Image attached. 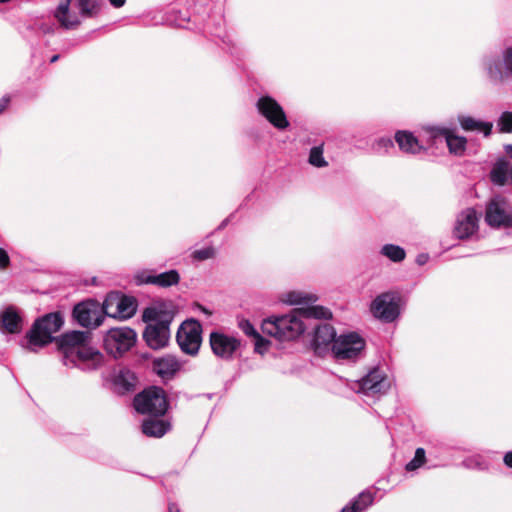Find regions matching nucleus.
Wrapping results in <instances>:
<instances>
[{
    "instance_id": "nucleus-1",
    "label": "nucleus",
    "mask_w": 512,
    "mask_h": 512,
    "mask_svg": "<svg viewBox=\"0 0 512 512\" xmlns=\"http://www.w3.org/2000/svg\"><path fill=\"white\" fill-rule=\"evenodd\" d=\"M64 365L82 370H96L103 365L104 355L91 345L88 331H68L55 339Z\"/></svg>"
},
{
    "instance_id": "nucleus-2",
    "label": "nucleus",
    "mask_w": 512,
    "mask_h": 512,
    "mask_svg": "<svg viewBox=\"0 0 512 512\" xmlns=\"http://www.w3.org/2000/svg\"><path fill=\"white\" fill-rule=\"evenodd\" d=\"M332 316L331 312L322 306H308L295 309L287 315L269 318L262 323L263 333L273 336L279 341H289L297 338L305 330L302 321L305 319H328Z\"/></svg>"
},
{
    "instance_id": "nucleus-3",
    "label": "nucleus",
    "mask_w": 512,
    "mask_h": 512,
    "mask_svg": "<svg viewBox=\"0 0 512 512\" xmlns=\"http://www.w3.org/2000/svg\"><path fill=\"white\" fill-rule=\"evenodd\" d=\"M142 318L148 323L143 333L147 345L152 349L166 346L170 338V320L164 319L161 311L155 307L146 308Z\"/></svg>"
},
{
    "instance_id": "nucleus-4",
    "label": "nucleus",
    "mask_w": 512,
    "mask_h": 512,
    "mask_svg": "<svg viewBox=\"0 0 512 512\" xmlns=\"http://www.w3.org/2000/svg\"><path fill=\"white\" fill-rule=\"evenodd\" d=\"M137 412L162 416L168 409V402L165 391L160 387H149L137 394L133 401Z\"/></svg>"
},
{
    "instance_id": "nucleus-5",
    "label": "nucleus",
    "mask_w": 512,
    "mask_h": 512,
    "mask_svg": "<svg viewBox=\"0 0 512 512\" xmlns=\"http://www.w3.org/2000/svg\"><path fill=\"white\" fill-rule=\"evenodd\" d=\"M136 342V333L129 327L111 328L105 335L104 346L114 358L122 356Z\"/></svg>"
},
{
    "instance_id": "nucleus-6",
    "label": "nucleus",
    "mask_w": 512,
    "mask_h": 512,
    "mask_svg": "<svg viewBox=\"0 0 512 512\" xmlns=\"http://www.w3.org/2000/svg\"><path fill=\"white\" fill-rule=\"evenodd\" d=\"M64 324L60 312H52L34 321V346H44L55 341L53 334L58 332Z\"/></svg>"
},
{
    "instance_id": "nucleus-7",
    "label": "nucleus",
    "mask_w": 512,
    "mask_h": 512,
    "mask_svg": "<svg viewBox=\"0 0 512 512\" xmlns=\"http://www.w3.org/2000/svg\"><path fill=\"white\" fill-rule=\"evenodd\" d=\"M177 343L180 349L191 356H195L202 342V327L197 320L184 321L177 332Z\"/></svg>"
},
{
    "instance_id": "nucleus-8",
    "label": "nucleus",
    "mask_w": 512,
    "mask_h": 512,
    "mask_svg": "<svg viewBox=\"0 0 512 512\" xmlns=\"http://www.w3.org/2000/svg\"><path fill=\"white\" fill-rule=\"evenodd\" d=\"M364 347V339L356 332H350L337 337L332 345V353L338 360H355Z\"/></svg>"
},
{
    "instance_id": "nucleus-9",
    "label": "nucleus",
    "mask_w": 512,
    "mask_h": 512,
    "mask_svg": "<svg viewBox=\"0 0 512 512\" xmlns=\"http://www.w3.org/2000/svg\"><path fill=\"white\" fill-rule=\"evenodd\" d=\"M104 304L101 306L95 300H86L76 304L72 311L75 321L82 327L96 328L104 320Z\"/></svg>"
},
{
    "instance_id": "nucleus-10",
    "label": "nucleus",
    "mask_w": 512,
    "mask_h": 512,
    "mask_svg": "<svg viewBox=\"0 0 512 512\" xmlns=\"http://www.w3.org/2000/svg\"><path fill=\"white\" fill-rule=\"evenodd\" d=\"M137 309L136 300L133 297L122 295L118 292H111L104 300L105 315L119 318L129 319Z\"/></svg>"
},
{
    "instance_id": "nucleus-11",
    "label": "nucleus",
    "mask_w": 512,
    "mask_h": 512,
    "mask_svg": "<svg viewBox=\"0 0 512 512\" xmlns=\"http://www.w3.org/2000/svg\"><path fill=\"white\" fill-rule=\"evenodd\" d=\"M485 220L492 227H511L512 209L501 196H495L486 207Z\"/></svg>"
},
{
    "instance_id": "nucleus-12",
    "label": "nucleus",
    "mask_w": 512,
    "mask_h": 512,
    "mask_svg": "<svg viewBox=\"0 0 512 512\" xmlns=\"http://www.w3.org/2000/svg\"><path fill=\"white\" fill-rule=\"evenodd\" d=\"M259 113L275 128L284 130L289 126L286 114L278 102L269 96L260 97L257 101Z\"/></svg>"
},
{
    "instance_id": "nucleus-13",
    "label": "nucleus",
    "mask_w": 512,
    "mask_h": 512,
    "mask_svg": "<svg viewBox=\"0 0 512 512\" xmlns=\"http://www.w3.org/2000/svg\"><path fill=\"white\" fill-rule=\"evenodd\" d=\"M371 312L385 322L394 321L399 315L398 297L391 292L378 295L371 304Z\"/></svg>"
},
{
    "instance_id": "nucleus-14",
    "label": "nucleus",
    "mask_w": 512,
    "mask_h": 512,
    "mask_svg": "<svg viewBox=\"0 0 512 512\" xmlns=\"http://www.w3.org/2000/svg\"><path fill=\"white\" fill-rule=\"evenodd\" d=\"M209 341L214 355L224 360L232 359L240 346V341L236 337L222 332H212Z\"/></svg>"
},
{
    "instance_id": "nucleus-15",
    "label": "nucleus",
    "mask_w": 512,
    "mask_h": 512,
    "mask_svg": "<svg viewBox=\"0 0 512 512\" xmlns=\"http://www.w3.org/2000/svg\"><path fill=\"white\" fill-rule=\"evenodd\" d=\"M390 388V382L380 369L371 370L358 382V392L368 396H376L386 393Z\"/></svg>"
},
{
    "instance_id": "nucleus-16",
    "label": "nucleus",
    "mask_w": 512,
    "mask_h": 512,
    "mask_svg": "<svg viewBox=\"0 0 512 512\" xmlns=\"http://www.w3.org/2000/svg\"><path fill=\"white\" fill-rule=\"evenodd\" d=\"M479 218L474 209L468 208L462 211L456 220L454 234L459 239L472 236L478 229Z\"/></svg>"
},
{
    "instance_id": "nucleus-17",
    "label": "nucleus",
    "mask_w": 512,
    "mask_h": 512,
    "mask_svg": "<svg viewBox=\"0 0 512 512\" xmlns=\"http://www.w3.org/2000/svg\"><path fill=\"white\" fill-rule=\"evenodd\" d=\"M23 327V318L20 311L13 305L5 307L0 312V332L4 334H18Z\"/></svg>"
},
{
    "instance_id": "nucleus-18",
    "label": "nucleus",
    "mask_w": 512,
    "mask_h": 512,
    "mask_svg": "<svg viewBox=\"0 0 512 512\" xmlns=\"http://www.w3.org/2000/svg\"><path fill=\"white\" fill-rule=\"evenodd\" d=\"M180 276L176 270H169L160 274H147L142 272L136 275L138 284H154L159 287H170L179 283Z\"/></svg>"
},
{
    "instance_id": "nucleus-19",
    "label": "nucleus",
    "mask_w": 512,
    "mask_h": 512,
    "mask_svg": "<svg viewBox=\"0 0 512 512\" xmlns=\"http://www.w3.org/2000/svg\"><path fill=\"white\" fill-rule=\"evenodd\" d=\"M430 134L433 138L442 137L445 140L451 153L461 155L465 151L467 143L466 138L455 135L450 129L432 127L430 128Z\"/></svg>"
},
{
    "instance_id": "nucleus-20",
    "label": "nucleus",
    "mask_w": 512,
    "mask_h": 512,
    "mask_svg": "<svg viewBox=\"0 0 512 512\" xmlns=\"http://www.w3.org/2000/svg\"><path fill=\"white\" fill-rule=\"evenodd\" d=\"M337 339L336 332L330 324H321L315 328L313 347L317 354L324 353Z\"/></svg>"
},
{
    "instance_id": "nucleus-21",
    "label": "nucleus",
    "mask_w": 512,
    "mask_h": 512,
    "mask_svg": "<svg viewBox=\"0 0 512 512\" xmlns=\"http://www.w3.org/2000/svg\"><path fill=\"white\" fill-rule=\"evenodd\" d=\"M180 368L181 363L173 355H165L153 361V370L165 380L173 378Z\"/></svg>"
},
{
    "instance_id": "nucleus-22",
    "label": "nucleus",
    "mask_w": 512,
    "mask_h": 512,
    "mask_svg": "<svg viewBox=\"0 0 512 512\" xmlns=\"http://www.w3.org/2000/svg\"><path fill=\"white\" fill-rule=\"evenodd\" d=\"M483 66L488 78L495 83L502 82L506 77H508V69L504 66V52L502 53V58H485Z\"/></svg>"
},
{
    "instance_id": "nucleus-23",
    "label": "nucleus",
    "mask_w": 512,
    "mask_h": 512,
    "mask_svg": "<svg viewBox=\"0 0 512 512\" xmlns=\"http://www.w3.org/2000/svg\"><path fill=\"white\" fill-rule=\"evenodd\" d=\"M395 140L400 150L405 153L416 154L422 149L418 139L411 132L398 131L395 134Z\"/></svg>"
},
{
    "instance_id": "nucleus-24",
    "label": "nucleus",
    "mask_w": 512,
    "mask_h": 512,
    "mask_svg": "<svg viewBox=\"0 0 512 512\" xmlns=\"http://www.w3.org/2000/svg\"><path fill=\"white\" fill-rule=\"evenodd\" d=\"M458 121L463 130L480 132L486 137L491 134L493 127L491 122L477 120L470 116H459Z\"/></svg>"
},
{
    "instance_id": "nucleus-25",
    "label": "nucleus",
    "mask_w": 512,
    "mask_h": 512,
    "mask_svg": "<svg viewBox=\"0 0 512 512\" xmlns=\"http://www.w3.org/2000/svg\"><path fill=\"white\" fill-rule=\"evenodd\" d=\"M70 2L71 0L60 2L55 12V17L65 28H73L79 24L78 17L69 13Z\"/></svg>"
},
{
    "instance_id": "nucleus-26",
    "label": "nucleus",
    "mask_w": 512,
    "mask_h": 512,
    "mask_svg": "<svg viewBox=\"0 0 512 512\" xmlns=\"http://www.w3.org/2000/svg\"><path fill=\"white\" fill-rule=\"evenodd\" d=\"M169 430V424L160 419H147L142 424V432L149 437H162Z\"/></svg>"
},
{
    "instance_id": "nucleus-27",
    "label": "nucleus",
    "mask_w": 512,
    "mask_h": 512,
    "mask_svg": "<svg viewBox=\"0 0 512 512\" xmlns=\"http://www.w3.org/2000/svg\"><path fill=\"white\" fill-rule=\"evenodd\" d=\"M374 501V495L369 491L361 492L349 506H345L341 512H362Z\"/></svg>"
},
{
    "instance_id": "nucleus-28",
    "label": "nucleus",
    "mask_w": 512,
    "mask_h": 512,
    "mask_svg": "<svg viewBox=\"0 0 512 512\" xmlns=\"http://www.w3.org/2000/svg\"><path fill=\"white\" fill-rule=\"evenodd\" d=\"M380 253L393 262H401L406 257L405 250L402 247L394 244H385L381 248Z\"/></svg>"
},
{
    "instance_id": "nucleus-29",
    "label": "nucleus",
    "mask_w": 512,
    "mask_h": 512,
    "mask_svg": "<svg viewBox=\"0 0 512 512\" xmlns=\"http://www.w3.org/2000/svg\"><path fill=\"white\" fill-rule=\"evenodd\" d=\"M285 301L287 303L298 305L306 303H314L317 301V297L313 294H308L299 291H292L286 295Z\"/></svg>"
},
{
    "instance_id": "nucleus-30",
    "label": "nucleus",
    "mask_w": 512,
    "mask_h": 512,
    "mask_svg": "<svg viewBox=\"0 0 512 512\" xmlns=\"http://www.w3.org/2000/svg\"><path fill=\"white\" fill-rule=\"evenodd\" d=\"M309 163L315 167H325L327 162L323 157V149L321 147H313L309 154Z\"/></svg>"
},
{
    "instance_id": "nucleus-31",
    "label": "nucleus",
    "mask_w": 512,
    "mask_h": 512,
    "mask_svg": "<svg viewBox=\"0 0 512 512\" xmlns=\"http://www.w3.org/2000/svg\"><path fill=\"white\" fill-rule=\"evenodd\" d=\"M425 462V450L423 448H417L415 451L414 458L406 464L407 471H414L421 467Z\"/></svg>"
},
{
    "instance_id": "nucleus-32",
    "label": "nucleus",
    "mask_w": 512,
    "mask_h": 512,
    "mask_svg": "<svg viewBox=\"0 0 512 512\" xmlns=\"http://www.w3.org/2000/svg\"><path fill=\"white\" fill-rule=\"evenodd\" d=\"M500 131L512 133V112H503L498 120Z\"/></svg>"
},
{
    "instance_id": "nucleus-33",
    "label": "nucleus",
    "mask_w": 512,
    "mask_h": 512,
    "mask_svg": "<svg viewBox=\"0 0 512 512\" xmlns=\"http://www.w3.org/2000/svg\"><path fill=\"white\" fill-rule=\"evenodd\" d=\"M83 16H91L95 7L94 0H75Z\"/></svg>"
},
{
    "instance_id": "nucleus-34",
    "label": "nucleus",
    "mask_w": 512,
    "mask_h": 512,
    "mask_svg": "<svg viewBox=\"0 0 512 512\" xmlns=\"http://www.w3.org/2000/svg\"><path fill=\"white\" fill-rule=\"evenodd\" d=\"M215 250L213 247H205L203 249L195 250L192 254L193 258L198 261L207 260L213 258Z\"/></svg>"
},
{
    "instance_id": "nucleus-35",
    "label": "nucleus",
    "mask_w": 512,
    "mask_h": 512,
    "mask_svg": "<svg viewBox=\"0 0 512 512\" xmlns=\"http://www.w3.org/2000/svg\"><path fill=\"white\" fill-rule=\"evenodd\" d=\"M393 147H394V143L390 138H381L375 144L374 150L377 153H382V152H388Z\"/></svg>"
},
{
    "instance_id": "nucleus-36",
    "label": "nucleus",
    "mask_w": 512,
    "mask_h": 512,
    "mask_svg": "<svg viewBox=\"0 0 512 512\" xmlns=\"http://www.w3.org/2000/svg\"><path fill=\"white\" fill-rule=\"evenodd\" d=\"M240 329L243 331L244 334L247 336L256 337L259 335L253 324L248 320H242L239 323Z\"/></svg>"
},
{
    "instance_id": "nucleus-37",
    "label": "nucleus",
    "mask_w": 512,
    "mask_h": 512,
    "mask_svg": "<svg viewBox=\"0 0 512 512\" xmlns=\"http://www.w3.org/2000/svg\"><path fill=\"white\" fill-rule=\"evenodd\" d=\"M269 341L264 339L260 334L255 337V352L264 354L268 350Z\"/></svg>"
},
{
    "instance_id": "nucleus-38",
    "label": "nucleus",
    "mask_w": 512,
    "mask_h": 512,
    "mask_svg": "<svg viewBox=\"0 0 512 512\" xmlns=\"http://www.w3.org/2000/svg\"><path fill=\"white\" fill-rule=\"evenodd\" d=\"M504 66L508 69V76L512 78V47L504 50Z\"/></svg>"
},
{
    "instance_id": "nucleus-39",
    "label": "nucleus",
    "mask_w": 512,
    "mask_h": 512,
    "mask_svg": "<svg viewBox=\"0 0 512 512\" xmlns=\"http://www.w3.org/2000/svg\"><path fill=\"white\" fill-rule=\"evenodd\" d=\"M10 264V258L8 253L0 248V269H5Z\"/></svg>"
},
{
    "instance_id": "nucleus-40",
    "label": "nucleus",
    "mask_w": 512,
    "mask_h": 512,
    "mask_svg": "<svg viewBox=\"0 0 512 512\" xmlns=\"http://www.w3.org/2000/svg\"><path fill=\"white\" fill-rule=\"evenodd\" d=\"M11 101V97L9 95H4L0 99V115L7 109Z\"/></svg>"
},
{
    "instance_id": "nucleus-41",
    "label": "nucleus",
    "mask_w": 512,
    "mask_h": 512,
    "mask_svg": "<svg viewBox=\"0 0 512 512\" xmlns=\"http://www.w3.org/2000/svg\"><path fill=\"white\" fill-rule=\"evenodd\" d=\"M24 341L26 343V348L31 349L32 347V328L26 331Z\"/></svg>"
},
{
    "instance_id": "nucleus-42",
    "label": "nucleus",
    "mask_w": 512,
    "mask_h": 512,
    "mask_svg": "<svg viewBox=\"0 0 512 512\" xmlns=\"http://www.w3.org/2000/svg\"><path fill=\"white\" fill-rule=\"evenodd\" d=\"M504 463L512 468V451L511 452H507L504 456Z\"/></svg>"
},
{
    "instance_id": "nucleus-43",
    "label": "nucleus",
    "mask_w": 512,
    "mask_h": 512,
    "mask_svg": "<svg viewBox=\"0 0 512 512\" xmlns=\"http://www.w3.org/2000/svg\"><path fill=\"white\" fill-rule=\"evenodd\" d=\"M126 0H109L112 6L119 8L122 7L125 4Z\"/></svg>"
},
{
    "instance_id": "nucleus-44",
    "label": "nucleus",
    "mask_w": 512,
    "mask_h": 512,
    "mask_svg": "<svg viewBox=\"0 0 512 512\" xmlns=\"http://www.w3.org/2000/svg\"><path fill=\"white\" fill-rule=\"evenodd\" d=\"M427 260H428V255L421 254V255H419V256L417 257V260H416V261H417V263H418L419 265H423V264H425V263L427 262Z\"/></svg>"
},
{
    "instance_id": "nucleus-45",
    "label": "nucleus",
    "mask_w": 512,
    "mask_h": 512,
    "mask_svg": "<svg viewBox=\"0 0 512 512\" xmlns=\"http://www.w3.org/2000/svg\"><path fill=\"white\" fill-rule=\"evenodd\" d=\"M198 309H200L203 313H205L207 316H209L211 313L208 311L205 307L198 305Z\"/></svg>"
},
{
    "instance_id": "nucleus-46",
    "label": "nucleus",
    "mask_w": 512,
    "mask_h": 512,
    "mask_svg": "<svg viewBox=\"0 0 512 512\" xmlns=\"http://www.w3.org/2000/svg\"><path fill=\"white\" fill-rule=\"evenodd\" d=\"M169 512H180V510L175 505H170Z\"/></svg>"
},
{
    "instance_id": "nucleus-47",
    "label": "nucleus",
    "mask_w": 512,
    "mask_h": 512,
    "mask_svg": "<svg viewBox=\"0 0 512 512\" xmlns=\"http://www.w3.org/2000/svg\"><path fill=\"white\" fill-rule=\"evenodd\" d=\"M126 375H129V373H121L118 377H117V382H119L121 379H124Z\"/></svg>"
},
{
    "instance_id": "nucleus-48",
    "label": "nucleus",
    "mask_w": 512,
    "mask_h": 512,
    "mask_svg": "<svg viewBox=\"0 0 512 512\" xmlns=\"http://www.w3.org/2000/svg\"><path fill=\"white\" fill-rule=\"evenodd\" d=\"M58 58H59V55H54V56L51 58L50 62H51V63H54L55 61H57V59H58Z\"/></svg>"
},
{
    "instance_id": "nucleus-49",
    "label": "nucleus",
    "mask_w": 512,
    "mask_h": 512,
    "mask_svg": "<svg viewBox=\"0 0 512 512\" xmlns=\"http://www.w3.org/2000/svg\"><path fill=\"white\" fill-rule=\"evenodd\" d=\"M130 386H131V384H130V383H127V384L125 385L126 389H129V388H130Z\"/></svg>"
},
{
    "instance_id": "nucleus-50",
    "label": "nucleus",
    "mask_w": 512,
    "mask_h": 512,
    "mask_svg": "<svg viewBox=\"0 0 512 512\" xmlns=\"http://www.w3.org/2000/svg\"><path fill=\"white\" fill-rule=\"evenodd\" d=\"M507 150H512V145H508Z\"/></svg>"
}]
</instances>
